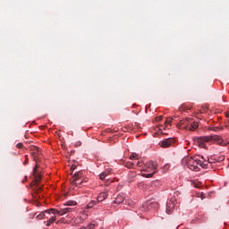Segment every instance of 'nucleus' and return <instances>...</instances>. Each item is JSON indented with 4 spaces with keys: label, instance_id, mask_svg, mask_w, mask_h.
Returning <instances> with one entry per match:
<instances>
[{
    "label": "nucleus",
    "instance_id": "nucleus-3",
    "mask_svg": "<svg viewBox=\"0 0 229 229\" xmlns=\"http://www.w3.org/2000/svg\"><path fill=\"white\" fill-rule=\"evenodd\" d=\"M158 170V164L149 161L143 165L142 171L149 174H142L144 178H153L157 171Z\"/></svg>",
    "mask_w": 229,
    "mask_h": 229
},
{
    "label": "nucleus",
    "instance_id": "nucleus-13",
    "mask_svg": "<svg viewBox=\"0 0 229 229\" xmlns=\"http://www.w3.org/2000/svg\"><path fill=\"white\" fill-rule=\"evenodd\" d=\"M32 150L33 152H31V155L32 157H34V160H37V155H38V151H40V148L33 147Z\"/></svg>",
    "mask_w": 229,
    "mask_h": 229
},
{
    "label": "nucleus",
    "instance_id": "nucleus-24",
    "mask_svg": "<svg viewBox=\"0 0 229 229\" xmlns=\"http://www.w3.org/2000/svg\"><path fill=\"white\" fill-rule=\"evenodd\" d=\"M225 160V156H220L217 158H215V162H223Z\"/></svg>",
    "mask_w": 229,
    "mask_h": 229
},
{
    "label": "nucleus",
    "instance_id": "nucleus-12",
    "mask_svg": "<svg viewBox=\"0 0 229 229\" xmlns=\"http://www.w3.org/2000/svg\"><path fill=\"white\" fill-rule=\"evenodd\" d=\"M55 221H56V216H51L47 222H45L46 226H51V225H53V223H55Z\"/></svg>",
    "mask_w": 229,
    "mask_h": 229
},
{
    "label": "nucleus",
    "instance_id": "nucleus-7",
    "mask_svg": "<svg viewBox=\"0 0 229 229\" xmlns=\"http://www.w3.org/2000/svg\"><path fill=\"white\" fill-rule=\"evenodd\" d=\"M191 118H186L181 120L178 124L177 128L180 130H189V126H191Z\"/></svg>",
    "mask_w": 229,
    "mask_h": 229
},
{
    "label": "nucleus",
    "instance_id": "nucleus-4",
    "mask_svg": "<svg viewBox=\"0 0 229 229\" xmlns=\"http://www.w3.org/2000/svg\"><path fill=\"white\" fill-rule=\"evenodd\" d=\"M38 165H36V166L33 169V176H34V181L32 182L31 185L36 186V188L34 189L35 192L37 194H38V192H40V187H38V183H40V180L42 179V176L40 175V174L37 173V169H38Z\"/></svg>",
    "mask_w": 229,
    "mask_h": 229
},
{
    "label": "nucleus",
    "instance_id": "nucleus-16",
    "mask_svg": "<svg viewBox=\"0 0 229 229\" xmlns=\"http://www.w3.org/2000/svg\"><path fill=\"white\" fill-rule=\"evenodd\" d=\"M96 227H98V224L96 221H93L87 225V229H94Z\"/></svg>",
    "mask_w": 229,
    "mask_h": 229
},
{
    "label": "nucleus",
    "instance_id": "nucleus-15",
    "mask_svg": "<svg viewBox=\"0 0 229 229\" xmlns=\"http://www.w3.org/2000/svg\"><path fill=\"white\" fill-rule=\"evenodd\" d=\"M46 214H47V212L46 211L41 212L36 216V219L40 220V219L46 218Z\"/></svg>",
    "mask_w": 229,
    "mask_h": 229
},
{
    "label": "nucleus",
    "instance_id": "nucleus-11",
    "mask_svg": "<svg viewBox=\"0 0 229 229\" xmlns=\"http://www.w3.org/2000/svg\"><path fill=\"white\" fill-rule=\"evenodd\" d=\"M123 201H124V196H123V195H118V196L115 198L114 203H115L116 205H120V203H123Z\"/></svg>",
    "mask_w": 229,
    "mask_h": 229
},
{
    "label": "nucleus",
    "instance_id": "nucleus-8",
    "mask_svg": "<svg viewBox=\"0 0 229 229\" xmlns=\"http://www.w3.org/2000/svg\"><path fill=\"white\" fill-rule=\"evenodd\" d=\"M45 212H47V214H51V212H52V214H54V216H56V214H57V216H64V213H63V211H62V209H56V208H50V209H47V210H45Z\"/></svg>",
    "mask_w": 229,
    "mask_h": 229
},
{
    "label": "nucleus",
    "instance_id": "nucleus-5",
    "mask_svg": "<svg viewBox=\"0 0 229 229\" xmlns=\"http://www.w3.org/2000/svg\"><path fill=\"white\" fill-rule=\"evenodd\" d=\"M83 171H79L72 176V183L76 187L81 185L83 183Z\"/></svg>",
    "mask_w": 229,
    "mask_h": 229
},
{
    "label": "nucleus",
    "instance_id": "nucleus-1",
    "mask_svg": "<svg viewBox=\"0 0 229 229\" xmlns=\"http://www.w3.org/2000/svg\"><path fill=\"white\" fill-rule=\"evenodd\" d=\"M199 166L203 167V169H208L212 167V161H210V159H208V161L202 162L196 157H190L188 159V167L189 169H191V171H195L196 173H198V171H199Z\"/></svg>",
    "mask_w": 229,
    "mask_h": 229
},
{
    "label": "nucleus",
    "instance_id": "nucleus-35",
    "mask_svg": "<svg viewBox=\"0 0 229 229\" xmlns=\"http://www.w3.org/2000/svg\"><path fill=\"white\" fill-rule=\"evenodd\" d=\"M106 185H110V182H106Z\"/></svg>",
    "mask_w": 229,
    "mask_h": 229
},
{
    "label": "nucleus",
    "instance_id": "nucleus-23",
    "mask_svg": "<svg viewBox=\"0 0 229 229\" xmlns=\"http://www.w3.org/2000/svg\"><path fill=\"white\" fill-rule=\"evenodd\" d=\"M131 160L136 159L139 160V154L137 153H132L131 156L130 157Z\"/></svg>",
    "mask_w": 229,
    "mask_h": 229
},
{
    "label": "nucleus",
    "instance_id": "nucleus-39",
    "mask_svg": "<svg viewBox=\"0 0 229 229\" xmlns=\"http://www.w3.org/2000/svg\"><path fill=\"white\" fill-rule=\"evenodd\" d=\"M152 205H157L156 203H153Z\"/></svg>",
    "mask_w": 229,
    "mask_h": 229
},
{
    "label": "nucleus",
    "instance_id": "nucleus-32",
    "mask_svg": "<svg viewBox=\"0 0 229 229\" xmlns=\"http://www.w3.org/2000/svg\"><path fill=\"white\" fill-rule=\"evenodd\" d=\"M199 198H200L201 199H203L205 198V194H203V193H200V196H199Z\"/></svg>",
    "mask_w": 229,
    "mask_h": 229
},
{
    "label": "nucleus",
    "instance_id": "nucleus-28",
    "mask_svg": "<svg viewBox=\"0 0 229 229\" xmlns=\"http://www.w3.org/2000/svg\"><path fill=\"white\" fill-rule=\"evenodd\" d=\"M22 143H18L17 145H16V148H18V149H22Z\"/></svg>",
    "mask_w": 229,
    "mask_h": 229
},
{
    "label": "nucleus",
    "instance_id": "nucleus-22",
    "mask_svg": "<svg viewBox=\"0 0 229 229\" xmlns=\"http://www.w3.org/2000/svg\"><path fill=\"white\" fill-rule=\"evenodd\" d=\"M174 118H176V116L166 118L165 124H171V123H173Z\"/></svg>",
    "mask_w": 229,
    "mask_h": 229
},
{
    "label": "nucleus",
    "instance_id": "nucleus-18",
    "mask_svg": "<svg viewBox=\"0 0 229 229\" xmlns=\"http://www.w3.org/2000/svg\"><path fill=\"white\" fill-rule=\"evenodd\" d=\"M108 171H106V172H102L100 174H99V178L100 180H105V178H106V176H108Z\"/></svg>",
    "mask_w": 229,
    "mask_h": 229
},
{
    "label": "nucleus",
    "instance_id": "nucleus-20",
    "mask_svg": "<svg viewBox=\"0 0 229 229\" xmlns=\"http://www.w3.org/2000/svg\"><path fill=\"white\" fill-rule=\"evenodd\" d=\"M72 208H62L63 216H65V214H69V212H72Z\"/></svg>",
    "mask_w": 229,
    "mask_h": 229
},
{
    "label": "nucleus",
    "instance_id": "nucleus-21",
    "mask_svg": "<svg viewBox=\"0 0 229 229\" xmlns=\"http://www.w3.org/2000/svg\"><path fill=\"white\" fill-rule=\"evenodd\" d=\"M98 203V201L96 200H91L88 205H87V208H92V207H94V205H96Z\"/></svg>",
    "mask_w": 229,
    "mask_h": 229
},
{
    "label": "nucleus",
    "instance_id": "nucleus-14",
    "mask_svg": "<svg viewBox=\"0 0 229 229\" xmlns=\"http://www.w3.org/2000/svg\"><path fill=\"white\" fill-rule=\"evenodd\" d=\"M137 176V174L133 171H131L129 173V180L130 182H133V180H135V177Z\"/></svg>",
    "mask_w": 229,
    "mask_h": 229
},
{
    "label": "nucleus",
    "instance_id": "nucleus-26",
    "mask_svg": "<svg viewBox=\"0 0 229 229\" xmlns=\"http://www.w3.org/2000/svg\"><path fill=\"white\" fill-rule=\"evenodd\" d=\"M212 131H219V130H223V127H212Z\"/></svg>",
    "mask_w": 229,
    "mask_h": 229
},
{
    "label": "nucleus",
    "instance_id": "nucleus-34",
    "mask_svg": "<svg viewBox=\"0 0 229 229\" xmlns=\"http://www.w3.org/2000/svg\"><path fill=\"white\" fill-rule=\"evenodd\" d=\"M225 117H229V113H225Z\"/></svg>",
    "mask_w": 229,
    "mask_h": 229
},
{
    "label": "nucleus",
    "instance_id": "nucleus-6",
    "mask_svg": "<svg viewBox=\"0 0 229 229\" xmlns=\"http://www.w3.org/2000/svg\"><path fill=\"white\" fill-rule=\"evenodd\" d=\"M174 142H176V140L174 138H168L161 140L159 142L160 148H171L172 146H174Z\"/></svg>",
    "mask_w": 229,
    "mask_h": 229
},
{
    "label": "nucleus",
    "instance_id": "nucleus-30",
    "mask_svg": "<svg viewBox=\"0 0 229 229\" xmlns=\"http://www.w3.org/2000/svg\"><path fill=\"white\" fill-rule=\"evenodd\" d=\"M75 146H81V141H77Z\"/></svg>",
    "mask_w": 229,
    "mask_h": 229
},
{
    "label": "nucleus",
    "instance_id": "nucleus-27",
    "mask_svg": "<svg viewBox=\"0 0 229 229\" xmlns=\"http://www.w3.org/2000/svg\"><path fill=\"white\" fill-rule=\"evenodd\" d=\"M173 211L169 209V204L166 205V214H172Z\"/></svg>",
    "mask_w": 229,
    "mask_h": 229
},
{
    "label": "nucleus",
    "instance_id": "nucleus-29",
    "mask_svg": "<svg viewBox=\"0 0 229 229\" xmlns=\"http://www.w3.org/2000/svg\"><path fill=\"white\" fill-rule=\"evenodd\" d=\"M193 187H195V189H198L199 187V183L193 182Z\"/></svg>",
    "mask_w": 229,
    "mask_h": 229
},
{
    "label": "nucleus",
    "instance_id": "nucleus-10",
    "mask_svg": "<svg viewBox=\"0 0 229 229\" xmlns=\"http://www.w3.org/2000/svg\"><path fill=\"white\" fill-rule=\"evenodd\" d=\"M199 126V124L198 123V122H192L190 123V126L188 128V130L190 131H194L195 130H198V127Z\"/></svg>",
    "mask_w": 229,
    "mask_h": 229
},
{
    "label": "nucleus",
    "instance_id": "nucleus-9",
    "mask_svg": "<svg viewBox=\"0 0 229 229\" xmlns=\"http://www.w3.org/2000/svg\"><path fill=\"white\" fill-rule=\"evenodd\" d=\"M106 198H108V193L103 191V192L98 194V196L97 197V200L99 203L101 201H105V199H106Z\"/></svg>",
    "mask_w": 229,
    "mask_h": 229
},
{
    "label": "nucleus",
    "instance_id": "nucleus-31",
    "mask_svg": "<svg viewBox=\"0 0 229 229\" xmlns=\"http://www.w3.org/2000/svg\"><path fill=\"white\" fill-rule=\"evenodd\" d=\"M137 165L140 167L142 165V163L140 161H138Z\"/></svg>",
    "mask_w": 229,
    "mask_h": 229
},
{
    "label": "nucleus",
    "instance_id": "nucleus-19",
    "mask_svg": "<svg viewBox=\"0 0 229 229\" xmlns=\"http://www.w3.org/2000/svg\"><path fill=\"white\" fill-rule=\"evenodd\" d=\"M135 165L133 164V162H126L125 164H124V166L125 167H127L128 169H133V166H134Z\"/></svg>",
    "mask_w": 229,
    "mask_h": 229
},
{
    "label": "nucleus",
    "instance_id": "nucleus-37",
    "mask_svg": "<svg viewBox=\"0 0 229 229\" xmlns=\"http://www.w3.org/2000/svg\"><path fill=\"white\" fill-rule=\"evenodd\" d=\"M71 170H72V171H74V167H72Z\"/></svg>",
    "mask_w": 229,
    "mask_h": 229
},
{
    "label": "nucleus",
    "instance_id": "nucleus-2",
    "mask_svg": "<svg viewBox=\"0 0 229 229\" xmlns=\"http://www.w3.org/2000/svg\"><path fill=\"white\" fill-rule=\"evenodd\" d=\"M195 142L199 144V148H207L205 145L206 142H216L217 144H223V138L221 136L213 135V136H204L194 139Z\"/></svg>",
    "mask_w": 229,
    "mask_h": 229
},
{
    "label": "nucleus",
    "instance_id": "nucleus-36",
    "mask_svg": "<svg viewBox=\"0 0 229 229\" xmlns=\"http://www.w3.org/2000/svg\"><path fill=\"white\" fill-rule=\"evenodd\" d=\"M167 167H169L167 165H165V169H167Z\"/></svg>",
    "mask_w": 229,
    "mask_h": 229
},
{
    "label": "nucleus",
    "instance_id": "nucleus-38",
    "mask_svg": "<svg viewBox=\"0 0 229 229\" xmlns=\"http://www.w3.org/2000/svg\"><path fill=\"white\" fill-rule=\"evenodd\" d=\"M81 229H87V227H82V228H81Z\"/></svg>",
    "mask_w": 229,
    "mask_h": 229
},
{
    "label": "nucleus",
    "instance_id": "nucleus-33",
    "mask_svg": "<svg viewBox=\"0 0 229 229\" xmlns=\"http://www.w3.org/2000/svg\"><path fill=\"white\" fill-rule=\"evenodd\" d=\"M55 223H56V225H60V223H64V220L61 219V220H59V221H57V222H55Z\"/></svg>",
    "mask_w": 229,
    "mask_h": 229
},
{
    "label": "nucleus",
    "instance_id": "nucleus-17",
    "mask_svg": "<svg viewBox=\"0 0 229 229\" xmlns=\"http://www.w3.org/2000/svg\"><path fill=\"white\" fill-rule=\"evenodd\" d=\"M66 207H74L77 205L75 200H68L65 202Z\"/></svg>",
    "mask_w": 229,
    "mask_h": 229
},
{
    "label": "nucleus",
    "instance_id": "nucleus-25",
    "mask_svg": "<svg viewBox=\"0 0 229 229\" xmlns=\"http://www.w3.org/2000/svg\"><path fill=\"white\" fill-rule=\"evenodd\" d=\"M149 203H147L143 206V211L144 212H148V210H149Z\"/></svg>",
    "mask_w": 229,
    "mask_h": 229
}]
</instances>
